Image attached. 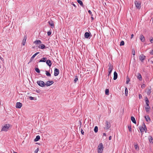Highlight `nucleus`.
Returning a JSON list of instances; mask_svg holds the SVG:
<instances>
[{
  "instance_id": "603ef678",
  "label": "nucleus",
  "mask_w": 153,
  "mask_h": 153,
  "mask_svg": "<svg viewBox=\"0 0 153 153\" xmlns=\"http://www.w3.org/2000/svg\"><path fill=\"white\" fill-rule=\"evenodd\" d=\"M71 4L73 6H74L75 8L76 7V6L73 3H72Z\"/></svg>"
},
{
  "instance_id": "2f4dec72",
  "label": "nucleus",
  "mask_w": 153,
  "mask_h": 153,
  "mask_svg": "<svg viewBox=\"0 0 153 153\" xmlns=\"http://www.w3.org/2000/svg\"><path fill=\"white\" fill-rule=\"evenodd\" d=\"M94 131L95 132L97 133L98 131V128L97 126H95L94 128Z\"/></svg>"
},
{
  "instance_id": "ddd939ff",
  "label": "nucleus",
  "mask_w": 153,
  "mask_h": 153,
  "mask_svg": "<svg viewBox=\"0 0 153 153\" xmlns=\"http://www.w3.org/2000/svg\"><path fill=\"white\" fill-rule=\"evenodd\" d=\"M139 129L140 130V132L142 133V134H143L144 131V126H140Z\"/></svg>"
},
{
  "instance_id": "0e129e2a",
  "label": "nucleus",
  "mask_w": 153,
  "mask_h": 153,
  "mask_svg": "<svg viewBox=\"0 0 153 153\" xmlns=\"http://www.w3.org/2000/svg\"><path fill=\"white\" fill-rule=\"evenodd\" d=\"M152 63L153 64V61L152 62Z\"/></svg>"
},
{
  "instance_id": "6e6552de",
  "label": "nucleus",
  "mask_w": 153,
  "mask_h": 153,
  "mask_svg": "<svg viewBox=\"0 0 153 153\" xmlns=\"http://www.w3.org/2000/svg\"><path fill=\"white\" fill-rule=\"evenodd\" d=\"M59 74V70L57 68H55L54 69V75L55 76H58Z\"/></svg>"
},
{
  "instance_id": "cd10ccee",
  "label": "nucleus",
  "mask_w": 153,
  "mask_h": 153,
  "mask_svg": "<svg viewBox=\"0 0 153 153\" xmlns=\"http://www.w3.org/2000/svg\"><path fill=\"white\" fill-rule=\"evenodd\" d=\"M45 74L47 76H51V74L48 71H45Z\"/></svg>"
},
{
  "instance_id": "c03bdc74",
  "label": "nucleus",
  "mask_w": 153,
  "mask_h": 153,
  "mask_svg": "<svg viewBox=\"0 0 153 153\" xmlns=\"http://www.w3.org/2000/svg\"><path fill=\"white\" fill-rule=\"evenodd\" d=\"M135 53V52L134 49H132V54L133 55H134Z\"/></svg>"
},
{
  "instance_id": "4d7b16f0",
  "label": "nucleus",
  "mask_w": 153,
  "mask_h": 153,
  "mask_svg": "<svg viewBox=\"0 0 153 153\" xmlns=\"http://www.w3.org/2000/svg\"><path fill=\"white\" fill-rule=\"evenodd\" d=\"M145 87V85L144 84H143L142 86H141V87L143 88V87Z\"/></svg>"
},
{
  "instance_id": "bf43d9fd",
  "label": "nucleus",
  "mask_w": 153,
  "mask_h": 153,
  "mask_svg": "<svg viewBox=\"0 0 153 153\" xmlns=\"http://www.w3.org/2000/svg\"><path fill=\"white\" fill-rule=\"evenodd\" d=\"M131 38H133V36H134V35L133 34L131 35Z\"/></svg>"
},
{
  "instance_id": "5701e85b",
  "label": "nucleus",
  "mask_w": 153,
  "mask_h": 153,
  "mask_svg": "<svg viewBox=\"0 0 153 153\" xmlns=\"http://www.w3.org/2000/svg\"><path fill=\"white\" fill-rule=\"evenodd\" d=\"M38 48H39L41 49H43L45 48V45L43 44H41L40 45L38 46Z\"/></svg>"
},
{
  "instance_id": "09e8293b",
  "label": "nucleus",
  "mask_w": 153,
  "mask_h": 153,
  "mask_svg": "<svg viewBox=\"0 0 153 153\" xmlns=\"http://www.w3.org/2000/svg\"><path fill=\"white\" fill-rule=\"evenodd\" d=\"M38 151H39V149H38V148H37V149H36L35 150V153H37L38 152Z\"/></svg>"
},
{
  "instance_id": "9d476101",
  "label": "nucleus",
  "mask_w": 153,
  "mask_h": 153,
  "mask_svg": "<svg viewBox=\"0 0 153 153\" xmlns=\"http://www.w3.org/2000/svg\"><path fill=\"white\" fill-rule=\"evenodd\" d=\"M22 106V104L20 102H17L16 103V108H20Z\"/></svg>"
},
{
  "instance_id": "b1692460",
  "label": "nucleus",
  "mask_w": 153,
  "mask_h": 153,
  "mask_svg": "<svg viewBox=\"0 0 153 153\" xmlns=\"http://www.w3.org/2000/svg\"><path fill=\"white\" fill-rule=\"evenodd\" d=\"M40 139V136L39 135H37L36 136V138L34 139V141L36 142L38 141Z\"/></svg>"
},
{
  "instance_id": "6ab92c4d",
  "label": "nucleus",
  "mask_w": 153,
  "mask_h": 153,
  "mask_svg": "<svg viewBox=\"0 0 153 153\" xmlns=\"http://www.w3.org/2000/svg\"><path fill=\"white\" fill-rule=\"evenodd\" d=\"M46 64L50 67L51 66L52 63L51 61L49 60L48 59L46 61Z\"/></svg>"
},
{
  "instance_id": "a19ab883",
  "label": "nucleus",
  "mask_w": 153,
  "mask_h": 153,
  "mask_svg": "<svg viewBox=\"0 0 153 153\" xmlns=\"http://www.w3.org/2000/svg\"><path fill=\"white\" fill-rule=\"evenodd\" d=\"M150 41L151 43H153V39L152 37H150Z\"/></svg>"
},
{
  "instance_id": "a18cd8bd",
  "label": "nucleus",
  "mask_w": 153,
  "mask_h": 153,
  "mask_svg": "<svg viewBox=\"0 0 153 153\" xmlns=\"http://www.w3.org/2000/svg\"><path fill=\"white\" fill-rule=\"evenodd\" d=\"M34 97H32L31 96L30 97L29 99L31 100H34Z\"/></svg>"
},
{
  "instance_id": "20e7f679",
  "label": "nucleus",
  "mask_w": 153,
  "mask_h": 153,
  "mask_svg": "<svg viewBox=\"0 0 153 153\" xmlns=\"http://www.w3.org/2000/svg\"><path fill=\"white\" fill-rule=\"evenodd\" d=\"M109 68L108 69V76H109L111 75L112 71L113 68V65L110 63H109L108 65Z\"/></svg>"
},
{
  "instance_id": "412c9836",
  "label": "nucleus",
  "mask_w": 153,
  "mask_h": 153,
  "mask_svg": "<svg viewBox=\"0 0 153 153\" xmlns=\"http://www.w3.org/2000/svg\"><path fill=\"white\" fill-rule=\"evenodd\" d=\"M77 2L82 7H84V5L82 1L80 0H77Z\"/></svg>"
},
{
  "instance_id": "f704fd0d",
  "label": "nucleus",
  "mask_w": 153,
  "mask_h": 153,
  "mask_svg": "<svg viewBox=\"0 0 153 153\" xmlns=\"http://www.w3.org/2000/svg\"><path fill=\"white\" fill-rule=\"evenodd\" d=\"M128 93V91L127 88H126L125 89V94L126 96H127Z\"/></svg>"
},
{
  "instance_id": "37998d69",
  "label": "nucleus",
  "mask_w": 153,
  "mask_h": 153,
  "mask_svg": "<svg viewBox=\"0 0 153 153\" xmlns=\"http://www.w3.org/2000/svg\"><path fill=\"white\" fill-rule=\"evenodd\" d=\"M51 31H49L47 33V34L48 36H49L51 35Z\"/></svg>"
},
{
  "instance_id": "393cba45",
  "label": "nucleus",
  "mask_w": 153,
  "mask_h": 153,
  "mask_svg": "<svg viewBox=\"0 0 153 153\" xmlns=\"http://www.w3.org/2000/svg\"><path fill=\"white\" fill-rule=\"evenodd\" d=\"M46 59L47 58L46 57L42 58L40 60V61H39V62H46Z\"/></svg>"
},
{
  "instance_id": "2eb2a0df",
  "label": "nucleus",
  "mask_w": 153,
  "mask_h": 153,
  "mask_svg": "<svg viewBox=\"0 0 153 153\" xmlns=\"http://www.w3.org/2000/svg\"><path fill=\"white\" fill-rule=\"evenodd\" d=\"M144 117L146 121L147 122H150L151 121V120L149 115H146Z\"/></svg>"
},
{
  "instance_id": "7ed1b4c3",
  "label": "nucleus",
  "mask_w": 153,
  "mask_h": 153,
  "mask_svg": "<svg viewBox=\"0 0 153 153\" xmlns=\"http://www.w3.org/2000/svg\"><path fill=\"white\" fill-rule=\"evenodd\" d=\"M10 127V124H5L3 127L1 131H7L8 130Z\"/></svg>"
},
{
  "instance_id": "bb28decb",
  "label": "nucleus",
  "mask_w": 153,
  "mask_h": 153,
  "mask_svg": "<svg viewBox=\"0 0 153 153\" xmlns=\"http://www.w3.org/2000/svg\"><path fill=\"white\" fill-rule=\"evenodd\" d=\"M149 142L150 143H151V142H152V143H153V142L151 141H152L153 140V138H152V136H149Z\"/></svg>"
},
{
  "instance_id": "58836bf2",
  "label": "nucleus",
  "mask_w": 153,
  "mask_h": 153,
  "mask_svg": "<svg viewBox=\"0 0 153 153\" xmlns=\"http://www.w3.org/2000/svg\"><path fill=\"white\" fill-rule=\"evenodd\" d=\"M128 127L129 131L130 132H131V126L130 125H128Z\"/></svg>"
},
{
  "instance_id": "4be33fe9",
  "label": "nucleus",
  "mask_w": 153,
  "mask_h": 153,
  "mask_svg": "<svg viewBox=\"0 0 153 153\" xmlns=\"http://www.w3.org/2000/svg\"><path fill=\"white\" fill-rule=\"evenodd\" d=\"M34 43L36 45L38 44H40L42 43L41 41L39 40H36L34 42Z\"/></svg>"
},
{
  "instance_id": "6e6d98bb",
  "label": "nucleus",
  "mask_w": 153,
  "mask_h": 153,
  "mask_svg": "<svg viewBox=\"0 0 153 153\" xmlns=\"http://www.w3.org/2000/svg\"><path fill=\"white\" fill-rule=\"evenodd\" d=\"M111 136H110L109 137V140H111Z\"/></svg>"
},
{
  "instance_id": "9b49d317",
  "label": "nucleus",
  "mask_w": 153,
  "mask_h": 153,
  "mask_svg": "<svg viewBox=\"0 0 153 153\" xmlns=\"http://www.w3.org/2000/svg\"><path fill=\"white\" fill-rule=\"evenodd\" d=\"M146 106L145 107V109L146 111V112L147 113H149V110L150 109V107L149 105V104L148 105H146Z\"/></svg>"
},
{
  "instance_id": "3c124183",
  "label": "nucleus",
  "mask_w": 153,
  "mask_h": 153,
  "mask_svg": "<svg viewBox=\"0 0 153 153\" xmlns=\"http://www.w3.org/2000/svg\"><path fill=\"white\" fill-rule=\"evenodd\" d=\"M139 98L140 99L142 97V96L141 94H139Z\"/></svg>"
},
{
  "instance_id": "423d86ee",
  "label": "nucleus",
  "mask_w": 153,
  "mask_h": 153,
  "mask_svg": "<svg viewBox=\"0 0 153 153\" xmlns=\"http://www.w3.org/2000/svg\"><path fill=\"white\" fill-rule=\"evenodd\" d=\"M37 84L40 86L44 87L45 86V83L42 81H38L37 82Z\"/></svg>"
},
{
  "instance_id": "4c0bfd02",
  "label": "nucleus",
  "mask_w": 153,
  "mask_h": 153,
  "mask_svg": "<svg viewBox=\"0 0 153 153\" xmlns=\"http://www.w3.org/2000/svg\"><path fill=\"white\" fill-rule=\"evenodd\" d=\"M35 71L38 73H39L40 72V71L38 68H36L35 69Z\"/></svg>"
},
{
  "instance_id": "e2e57ef3",
  "label": "nucleus",
  "mask_w": 153,
  "mask_h": 153,
  "mask_svg": "<svg viewBox=\"0 0 153 153\" xmlns=\"http://www.w3.org/2000/svg\"><path fill=\"white\" fill-rule=\"evenodd\" d=\"M152 22L153 23V18H152Z\"/></svg>"
},
{
  "instance_id": "f3484780",
  "label": "nucleus",
  "mask_w": 153,
  "mask_h": 153,
  "mask_svg": "<svg viewBox=\"0 0 153 153\" xmlns=\"http://www.w3.org/2000/svg\"><path fill=\"white\" fill-rule=\"evenodd\" d=\"M140 39L142 42H144L145 41V39L144 36L142 34L140 35Z\"/></svg>"
},
{
  "instance_id": "a878e982",
  "label": "nucleus",
  "mask_w": 153,
  "mask_h": 153,
  "mask_svg": "<svg viewBox=\"0 0 153 153\" xmlns=\"http://www.w3.org/2000/svg\"><path fill=\"white\" fill-rule=\"evenodd\" d=\"M131 120L133 123H134L136 124V121L134 117L131 116Z\"/></svg>"
},
{
  "instance_id": "49530a36",
  "label": "nucleus",
  "mask_w": 153,
  "mask_h": 153,
  "mask_svg": "<svg viewBox=\"0 0 153 153\" xmlns=\"http://www.w3.org/2000/svg\"><path fill=\"white\" fill-rule=\"evenodd\" d=\"M81 134L82 135L84 134V131H83V130L82 129H81Z\"/></svg>"
},
{
  "instance_id": "864d4df0",
  "label": "nucleus",
  "mask_w": 153,
  "mask_h": 153,
  "mask_svg": "<svg viewBox=\"0 0 153 153\" xmlns=\"http://www.w3.org/2000/svg\"><path fill=\"white\" fill-rule=\"evenodd\" d=\"M91 21H93L94 20V18L93 17V16H91Z\"/></svg>"
},
{
  "instance_id": "69168bd1",
  "label": "nucleus",
  "mask_w": 153,
  "mask_h": 153,
  "mask_svg": "<svg viewBox=\"0 0 153 153\" xmlns=\"http://www.w3.org/2000/svg\"><path fill=\"white\" fill-rule=\"evenodd\" d=\"M41 153H43V152H42Z\"/></svg>"
},
{
  "instance_id": "ea45409f",
  "label": "nucleus",
  "mask_w": 153,
  "mask_h": 153,
  "mask_svg": "<svg viewBox=\"0 0 153 153\" xmlns=\"http://www.w3.org/2000/svg\"><path fill=\"white\" fill-rule=\"evenodd\" d=\"M151 93V90L149 89L147 92V94L148 95H150Z\"/></svg>"
},
{
  "instance_id": "8fccbe9b",
  "label": "nucleus",
  "mask_w": 153,
  "mask_h": 153,
  "mask_svg": "<svg viewBox=\"0 0 153 153\" xmlns=\"http://www.w3.org/2000/svg\"><path fill=\"white\" fill-rule=\"evenodd\" d=\"M150 54L153 55V49L150 52Z\"/></svg>"
},
{
  "instance_id": "e433bc0d",
  "label": "nucleus",
  "mask_w": 153,
  "mask_h": 153,
  "mask_svg": "<svg viewBox=\"0 0 153 153\" xmlns=\"http://www.w3.org/2000/svg\"><path fill=\"white\" fill-rule=\"evenodd\" d=\"M124 44H125V43H124V41H121V42L120 43V46H121L124 45Z\"/></svg>"
},
{
  "instance_id": "473e14b6",
  "label": "nucleus",
  "mask_w": 153,
  "mask_h": 153,
  "mask_svg": "<svg viewBox=\"0 0 153 153\" xmlns=\"http://www.w3.org/2000/svg\"><path fill=\"white\" fill-rule=\"evenodd\" d=\"M109 93V90L108 89H106L105 90V94L106 95H108Z\"/></svg>"
},
{
  "instance_id": "1a4fd4ad",
  "label": "nucleus",
  "mask_w": 153,
  "mask_h": 153,
  "mask_svg": "<svg viewBox=\"0 0 153 153\" xmlns=\"http://www.w3.org/2000/svg\"><path fill=\"white\" fill-rule=\"evenodd\" d=\"M54 82L53 81H48L46 83H45V85H46L47 86H50Z\"/></svg>"
},
{
  "instance_id": "f03ea898",
  "label": "nucleus",
  "mask_w": 153,
  "mask_h": 153,
  "mask_svg": "<svg viewBox=\"0 0 153 153\" xmlns=\"http://www.w3.org/2000/svg\"><path fill=\"white\" fill-rule=\"evenodd\" d=\"M110 127L111 124L110 122L108 121H106L105 123V126L104 127V129L106 131H108Z\"/></svg>"
},
{
  "instance_id": "aec40b11",
  "label": "nucleus",
  "mask_w": 153,
  "mask_h": 153,
  "mask_svg": "<svg viewBox=\"0 0 153 153\" xmlns=\"http://www.w3.org/2000/svg\"><path fill=\"white\" fill-rule=\"evenodd\" d=\"M117 78V74L116 71L114 72V76L113 79L114 80H116Z\"/></svg>"
},
{
  "instance_id": "f257e3e1",
  "label": "nucleus",
  "mask_w": 153,
  "mask_h": 153,
  "mask_svg": "<svg viewBox=\"0 0 153 153\" xmlns=\"http://www.w3.org/2000/svg\"><path fill=\"white\" fill-rule=\"evenodd\" d=\"M104 147L102 143L99 144L98 146V153H102Z\"/></svg>"
},
{
  "instance_id": "7c9ffc66",
  "label": "nucleus",
  "mask_w": 153,
  "mask_h": 153,
  "mask_svg": "<svg viewBox=\"0 0 153 153\" xmlns=\"http://www.w3.org/2000/svg\"><path fill=\"white\" fill-rule=\"evenodd\" d=\"M78 80V76H75V77L74 80V82L76 83V82Z\"/></svg>"
},
{
  "instance_id": "a211bd4d",
  "label": "nucleus",
  "mask_w": 153,
  "mask_h": 153,
  "mask_svg": "<svg viewBox=\"0 0 153 153\" xmlns=\"http://www.w3.org/2000/svg\"><path fill=\"white\" fill-rule=\"evenodd\" d=\"M48 24L52 27V28H53V27H54V23L53 22L52 20H51L50 21H49L48 22Z\"/></svg>"
},
{
  "instance_id": "72a5a7b5",
  "label": "nucleus",
  "mask_w": 153,
  "mask_h": 153,
  "mask_svg": "<svg viewBox=\"0 0 153 153\" xmlns=\"http://www.w3.org/2000/svg\"><path fill=\"white\" fill-rule=\"evenodd\" d=\"M136 150H139V149L138 144H136L134 146Z\"/></svg>"
},
{
  "instance_id": "39448f33",
  "label": "nucleus",
  "mask_w": 153,
  "mask_h": 153,
  "mask_svg": "<svg viewBox=\"0 0 153 153\" xmlns=\"http://www.w3.org/2000/svg\"><path fill=\"white\" fill-rule=\"evenodd\" d=\"M134 3L136 7L138 9H140L141 8V3L140 1H135Z\"/></svg>"
},
{
  "instance_id": "c9c22d12",
  "label": "nucleus",
  "mask_w": 153,
  "mask_h": 153,
  "mask_svg": "<svg viewBox=\"0 0 153 153\" xmlns=\"http://www.w3.org/2000/svg\"><path fill=\"white\" fill-rule=\"evenodd\" d=\"M143 126H144V131L145 132H146V131L147 130L146 126L145 125L144 123H143Z\"/></svg>"
},
{
  "instance_id": "4468645a",
  "label": "nucleus",
  "mask_w": 153,
  "mask_h": 153,
  "mask_svg": "<svg viewBox=\"0 0 153 153\" xmlns=\"http://www.w3.org/2000/svg\"><path fill=\"white\" fill-rule=\"evenodd\" d=\"M91 34V33H89L88 32H86L84 34V37L86 39H90V38H89V37L90 36V34Z\"/></svg>"
},
{
  "instance_id": "c756f323",
  "label": "nucleus",
  "mask_w": 153,
  "mask_h": 153,
  "mask_svg": "<svg viewBox=\"0 0 153 153\" xmlns=\"http://www.w3.org/2000/svg\"><path fill=\"white\" fill-rule=\"evenodd\" d=\"M26 38H25V37L24 39H23V40L22 45H25V43L26 41Z\"/></svg>"
},
{
  "instance_id": "dca6fc26",
  "label": "nucleus",
  "mask_w": 153,
  "mask_h": 153,
  "mask_svg": "<svg viewBox=\"0 0 153 153\" xmlns=\"http://www.w3.org/2000/svg\"><path fill=\"white\" fill-rule=\"evenodd\" d=\"M137 78L139 80L141 81L142 80V77L141 74L140 73H137Z\"/></svg>"
},
{
  "instance_id": "0eeeda50",
  "label": "nucleus",
  "mask_w": 153,
  "mask_h": 153,
  "mask_svg": "<svg viewBox=\"0 0 153 153\" xmlns=\"http://www.w3.org/2000/svg\"><path fill=\"white\" fill-rule=\"evenodd\" d=\"M146 57V56H145L143 54H141L139 56V59L141 62H143L145 59Z\"/></svg>"
},
{
  "instance_id": "052dcab7",
  "label": "nucleus",
  "mask_w": 153,
  "mask_h": 153,
  "mask_svg": "<svg viewBox=\"0 0 153 153\" xmlns=\"http://www.w3.org/2000/svg\"><path fill=\"white\" fill-rule=\"evenodd\" d=\"M79 122L80 123V126H81V124H82V123H81V121H80Z\"/></svg>"
},
{
  "instance_id": "f8f14e48",
  "label": "nucleus",
  "mask_w": 153,
  "mask_h": 153,
  "mask_svg": "<svg viewBox=\"0 0 153 153\" xmlns=\"http://www.w3.org/2000/svg\"><path fill=\"white\" fill-rule=\"evenodd\" d=\"M39 53V52H37L36 53L34 54L33 55V56L31 57V58H30V59L29 62H31L32 61V60L36 56V55H37Z\"/></svg>"
},
{
  "instance_id": "680f3d73",
  "label": "nucleus",
  "mask_w": 153,
  "mask_h": 153,
  "mask_svg": "<svg viewBox=\"0 0 153 153\" xmlns=\"http://www.w3.org/2000/svg\"><path fill=\"white\" fill-rule=\"evenodd\" d=\"M13 153H17V152H14V151H13Z\"/></svg>"
},
{
  "instance_id": "13d9d810",
  "label": "nucleus",
  "mask_w": 153,
  "mask_h": 153,
  "mask_svg": "<svg viewBox=\"0 0 153 153\" xmlns=\"http://www.w3.org/2000/svg\"><path fill=\"white\" fill-rule=\"evenodd\" d=\"M103 135L104 136H106V133H103Z\"/></svg>"
},
{
  "instance_id": "c85d7f7f",
  "label": "nucleus",
  "mask_w": 153,
  "mask_h": 153,
  "mask_svg": "<svg viewBox=\"0 0 153 153\" xmlns=\"http://www.w3.org/2000/svg\"><path fill=\"white\" fill-rule=\"evenodd\" d=\"M145 102L146 104V105H149V101L147 97H146V98Z\"/></svg>"
},
{
  "instance_id": "de8ad7c7",
  "label": "nucleus",
  "mask_w": 153,
  "mask_h": 153,
  "mask_svg": "<svg viewBox=\"0 0 153 153\" xmlns=\"http://www.w3.org/2000/svg\"><path fill=\"white\" fill-rule=\"evenodd\" d=\"M129 81H130L129 79V78H127L126 83L127 84H128V83Z\"/></svg>"
},
{
  "instance_id": "79ce46f5",
  "label": "nucleus",
  "mask_w": 153,
  "mask_h": 153,
  "mask_svg": "<svg viewBox=\"0 0 153 153\" xmlns=\"http://www.w3.org/2000/svg\"><path fill=\"white\" fill-rule=\"evenodd\" d=\"M88 12L91 16H93V14H92V13L90 10H88Z\"/></svg>"
},
{
  "instance_id": "5fc2aeb1",
  "label": "nucleus",
  "mask_w": 153,
  "mask_h": 153,
  "mask_svg": "<svg viewBox=\"0 0 153 153\" xmlns=\"http://www.w3.org/2000/svg\"><path fill=\"white\" fill-rule=\"evenodd\" d=\"M0 59L2 61L4 60V59L2 58L1 56H0Z\"/></svg>"
}]
</instances>
